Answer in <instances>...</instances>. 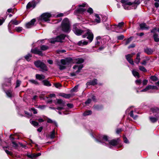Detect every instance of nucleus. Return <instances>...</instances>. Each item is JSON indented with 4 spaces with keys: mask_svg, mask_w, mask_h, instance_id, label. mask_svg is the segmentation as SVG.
Returning <instances> with one entry per match:
<instances>
[{
    "mask_svg": "<svg viewBox=\"0 0 159 159\" xmlns=\"http://www.w3.org/2000/svg\"><path fill=\"white\" fill-rule=\"evenodd\" d=\"M32 57V55L30 54H28L26 55L25 57V59L28 61H29L30 60V58Z\"/></svg>",
    "mask_w": 159,
    "mask_h": 159,
    "instance_id": "obj_39",
    "label": "nucleus"
},
{
    "mask_svg": "<svg viewBox=\"0 0 159 159\" xmlns=\"http://www.w3.org/2000/svg\"><path fill=\"white\" fill-rule=\"evenodd\" d=\"M66 35L64 34H61L57 36L56 38L52 39L50 43H54L55 42H62L64 39Z\"/></svg>",
    "mask_w": 159,
    "mask_h": 159,
    "instance_id": "obj_7",
    "label": "nucleus"
},
{
    "mask_svg": "<svg viewBox=\"0 0 159 159\" xmlns=\"http://www.w3.org/2000/svg\"><path fill=\"white\" fill-rule=\"evenodd\" d=\"M12 143L13 144V147L15 148H16L18 146V145L17 144V143H16L15 142H12Z\"/></svg>",
    "mask_w": 159,
    "mask_h": 159,
    "instance_id": "obj_53",
    "label": "nucleus"
},
{
    "mask_svg": "<svg viewBox=\"0 0 159 159\" xmlns=\"http://www.w3.org/2000/svg\"><path fill=\"white\" fill-rule=\"evenodd\" d=\"M124 24L123 22H121L119 23L118 25H114L113 26L116 29L117 28H120L124 25Z\"/></svg>",
    "mask_w": 159,
    "mask_h": 159,
    "instance_id": "obj_28",
    "label": "nucleus"
},
{
    "mask_svg": "<svg viewBox=\"0 0 159 159\" xmlns=\"http://www.w3.org/2000/svg\"><path fill=\"white\" fill-rule=\"evenodd\" d=\"M97 81L98 80L97 79H94L87 82L86 84L87 86L90 85H94L97 84Z\"/></svg>",
    "mask_w": 159,
    "mask_h": 159,
    "instance_id": "obj_15",
    "label": "nucleus"
},
{
    "mask_svg": "<svg viewBox=\"0 0 159 159\" xmlns=\"http://www.w3.org/2000/svg\"><path fill=\"white\" fill-rule=\"evenodd\" d=\"M55 130H53L52 132H51L50 134L49 137L51 139H53L54 138L55 135Z\"/></svg>",
    "mask_w": 159,
    "mask_h": 159,
    "instance_id": "obj_36",
    "label": "nucleus"
},
{
    "mask_svg": "<svg viewBox=\"0 0 159 159\" xmlns=\"http://www.w3.org/2000/svg\"><path fill=\"white\" fill-rule=\"evenodd\" d=\"M141 63L142 65H146L147 63L146 60H143V61L142 62H141Z\"/></svg>",
    "mask_w": 159,
    "mask_h": 159,
    "instance_id": "obj_63",
    "label": "nucleus"
},
{
    "mask_svg": "<svg viewBox=\"0 0 159 159\" xmlns=\"http://www.w3.org/2000/svg\"><path fill=\"white\" fill-rule=\"evenodd\" d=\"M99 140L96 139L97 141L101 142L103 145H107L110 148H112L113 146H115L119 143V140L113 139L110 141L108 140L107 136L106 135L101 136L99 138Z\"/></svg>",
    "mask_w": 159,
    "mask_h": 159,
    "instance_id": "obj_2",
    "label": "nucleus"
},
{
    "mask_svg": "<svg viewBox=\"0 0 159 159\" xmlns=\"http://www.w3.org/2000/svg\"><path fill=\"white\" fill-rule=\"evenodd\" d=\"M95 22L97 23H100L101 20V18L99 15L98 14H95Z\"/></svg>",
    "mask_w": 159,
    "mask_h": 159,
    "instance_id": "obj_27",
    "label": "nucleus"
},
{
    "mask_svg": "<svg viewBox=\"0 0 159 159\" xmlns=\"http://www.w3.org/2000/svg\"><path fill=\"white\" fill-rule=\"evenodd\" d=\"M151 79L153 81H156L157 80V78L155 76H153L151 77Z\"/></svg>",
    "mask_w": 159,
    "mask_h": 159,
    "instance_id": "obj_48",
    "label": "nucleus"
},
{
    "mask_svg": "<svg viewBox=\"0 0 159 159\" xmlns=\"http://www.w3.org/2000/svg\"><path fill=\"white\" fill-rule=\"evenodd\" d=\"M157 31V28H155L151 30V32L155 33V32H156Z\"/></svg>",
    "mask_w": 159,
    "mask_h": 159,
    "instance_id": "obj_62",
    "label": "nucleus"
},
{
    "mask_svg": "<svg viewBox=\"0 0 159 159\" xmlns=\"http://www.w3.org/2000/svg\"><path fill=\"white\" fill-rule=\"evenodd\" d=\"M51 15L48 13H45L42 14L39 17V20L41 21H48L50 20Z\"/></svg>",
    "mask_w": 159,
    "mask_h": 159,
    "instance_id": "obj_8",
    "label": "nucleus"
},
{
    "mask_svg": "<svg viewBox=\"0 0 159 159\" xmlns=\"http://www.w3.org/2000/svg\"><path fill=\"white\" fill-rule=\"evenodd\" d=\"M47 122L50 123H54L57 126V123L55 121H53L52 120L49 118H48Z\"/></svg>",
    "mask_w": 159,
    "mask_h": 159,
    "instance_id": "obj_42",
    "label": "nucleus"
},
{
    "mask_svg": "<svg viewBox=\"0 0 159 159\" xmlns=\"http://www.w3.org/2000/svg\"><path fill=\"white\" fill-rule=\"evenodd\" d=\"M31 123L32 125H33L34 126H37L38 125L39 123L37 122H36L35 121H32L31 122Z\"/></svg>",
    "mask_w": 159,
    "mask_h": 159,
    "instance_id": "obj_45",
    "label": "nucleus"
},
{
    "mask_svg": "<svg viewBox=\"0 0 159 159\" xmlns=\"http://www.w3.org/2000/svg\"><path fill=\"white\" fill-rule=\"evenodd\" d=\"M36 4V2L34 0L30 2L27 4L26 8L27 9H33L35 7Z\"/></svg>",
    "mask_w": 159,
    "mask_h": 159,
    "instance_id": "obj_12",
    "label": "nucleus"
},
{
    "mask_svg": "<svg viewBox=\"0 0 159 159\" xmlns=\"http://www.w3.org/2000/svg\"><path fill=\"white\" fill-rule=\"evenodd\" d=\"M153 38L155 42H158L159 41V38H158V35L157 34L155 33L154 34Z\"/></svg>",
    "mask_w": 159,
    "mask_h": 159,
    "instance_id": "obj_33",
    "label": "nucleus"
},
{
    "mask_svg": "<svg viewBox=\"0 0 159 159\" xmlns=\"http://www.w3.org/2000/svg\"><path fill=\"white\" fill-rule=\"evenodd\" d=\"M67 106L69 108H72L73 107V105L72 104L68 103L67 104Z\"/></svg>",
    "mask_w": 159,
    "mask_h": 159,
    "instance_id": "obj_59",
    "label": "nucleus"
},
{
    "mask_svg": "<svg viewBox=\"0 0 159 159\" xmlns=\"http://www.w3.org/2000/svg\"><path fill=\"white\" fill-rule=\"evenodd\" d=\"M141 29L142 30H148L149 29V27L145 23H142L140 25Z\"/></svg>",
    "mask_w": 159,
    "mask_h": 159,
    "instance_id": "obj_25",
    "label": "nucleus"
},
{
    "mask_svg": "<svg viewBox=\"0 0 159 159\" xmlns=\"http://www.w3.org/2000/svg\"><path fill=\"white\" fill-rule=\"evenodd\" d=\"M21 82L19 80H17L16 83V88L19 87L21 84Z\"/></svg>",
    "mask_w": 159,
    "mask_h": 159,
    "instance_id": "obj_47",
    "label": "nucleus"
},
{
    "mask_svg": "<svg viewBox=\"0 0 159 159\" xmlns=\"http://www.w3.org/2000/svg\"><path fill=\"white\" fill-rule=\"evenodd\" d=\"M121 2L125 10L135 9L140 3L139 0H136L134 2H131L128 0H121Z\"/></svg>",
    "mask_w": 159,
    "mask_h": 159,
    "instance_id": "obj_3",
    "label": "nucleus"
},
{
    "mask_svg": "<svg viewBox=\"0 0 159 159\" xmlns=\"http://www.w3.org/2000/svg\"><path fill=\"white\" fill-rule=\"evenodd\" d=\"M64 106H61L60 107H58L56 108V109H57L58 110L60 111V110H61L64 109Z\"/></svg>",
    "mask_w": 159,
    "mask_h": 159,
    "instance_id": "obj_55",
    "label": "nucleus"
},
{
    "mask_svg": "<svg viewBox=\"0 0 159 159\" xmlns=\"http://www.w3.org/2000/svg\"><path fill=\"white\" fill-rule=\"evenodd\" d=\"M40 48L41 50L43 51H45L47 49H48V46L43 45L40 47Z\"/></svg>",
    "mask_w": 159,
    "mask_h": 159,
    "instance_id": "obj_40",
    "label": "nucleus"
},
{
    "mask_svg": "<svg viewBox=\"0 0 159 159\" xmlns=\"http://www.w3.org/2000/svg\"><path fill=\"white\" fill-rule=\"evenodd\" d=\"M43 84L46 86H51V84L49 83V82L46 80H44L43 81Z\"/></svg>",
    "mask_w": 159,
    "mask_h": 159,
    "instance_id": "obj_34",
    "label": "nucleus"
},
{
    "mask_svg": "<svg viewBox=\"0 0 159 159\" xmlns=\"http://www.w3.org/2000/svg\"><path fill=\"white\" fill-rule=\"evenodd\" d=\"M83 38H86L89 40V42H91L93 38V34L91 31L89 30H87L85 34L82 35Z\"/></svg>",
    "mask_w": 159,
    "mask_h": 159,
    "instance_id": "obj_6",
    "label": "nucleus"
},
{
    "mask_svg": "<svg viewBox=\"0 0 159 159\" xmlns=\"http://www.w3.org/2000/svg\"><path fill=\"white\" fill-rule=\"evenodd\" d=\"M62 30L65 32H69L70 31V24L69 20L66 18L62 21L61 23Z\"/></svg>",
    "mask_w": 159,
    "mask_h": 159,
    "instance_id": "obj_4",
    "label": "nucleus"
},
{
    "mask_svg": "<svg viewBox=\"0 0 159 159\" xmlns=\"http://www.w3.org/2000/svg\"><path fill=\"white\" fill-rule=\"evenodd\" d=\"M142 83L141 80H137L135 81V83L136 84H139Z\"/></svg>",
    "mask_w": 159,
    "mask_h": 159,
    "instance_id": "obj_57",
    "label": "nucleus"
},
{
    "mask_svg": "<svg viewBox=\"0 0 159 159\" xmlns=\"http://www.w3.org/2000/svg\"><path fill=\"white\" fill-rule=\"evenodd\" d=\"M61 96L66 98H69L71 97V95L70 94H66L63 93L60 95Z\"/></svg>",
    "mask_w": 159,
    "mask_h": 159,
    "instance_id": "obj_31",
    "label": "nucleus"
},
{
    "mask_svg": "<svg viewBox=\"0 0 159 159\" xmlns=\"http://www.w3.org/2000/svg\"><path fill=\"white\" fill-rule=\"evenodd\" d=\"M57 103L56 104H58L60 105V106H65V102L61 99H57Z\"/></svg>",
    "mask_w": 159,
    "mask_h": 159,
    "instance_id": "obj_26",
    "label": "nucleus"
},
{
    "mask_svg": "<svg viewBox=\"0 0 159 159\" xmlns=\"http://www.w3.org/2000/svg\"><path fill=\"white\" fill-rule=\"evenodd\" d=\"M87 12L90 14L92 13L93 12V10L92 8H89L87 10Z\"/></svg>",
    "mask_w": 159,
    "mask_h": 159,
    "instance_id": "obj_54",
    "label": "nucleus"
},
{
    "mask_svg": "<svg viewBox=\"0 0 159 159\" xmlns=\"http://www.w3.org/2000/svg\"><path fill=\"white\" fill-rule=\"evenodd\" d=\"M30 110L33 111L34 114H36L37 113V110L34 108H32L30 109Z\"/></svg>",
    "mask_w": 159,
    "mask_h": 159,
    "instance_id": "obj_50",
    "label": "nucleus"
},
{
    "mask_svg": "<svg viewBox=\"0 0 159 159\" xmlns=\"http://www.w3.org/2000/svg\"><path fill=\"white\" fill-rule=\"evenodd\" d=\"M34 64L38 68H40L43 72L47 71L48 68L46 66L40 61L38 60L34 62Z\"/></svg>",
    "mask_w": 159,
    "mask_h": 159,
    "instance_id": "obj_5",
    "label": "nucleus"
},
{
    "mask_svg": "<svg viewBox=\"0 0 159 159\" xmlns=\"http://www.w3.org/2000/svg\"><path fill=\"white\" fill-rule=\"evenodd\" d=\"M35 21L36 20L35 19H33L30 22L26 24L25 27L26 28L29 29L31 28L34 26Z\"/></svg>",
    "mask_w": 159,
    "mask_h": 159,
    "instance_id": "obj_13",
    "label": "nucleus"
},
{
    "mask_svg": "<svg viewBox=\"0 0 159 159\" xmlns=\"http://www.w3.org/2000/svg\"><path fill=\"white\" fill-rule=\"evenodd\" d=\"M154 50L151 48H147L144 49V52L148 55H151L152 54Z\"/></svg>",
    "mask_w": 159,
    "mask_h": 159,
    "instance_id": "obj_20",
    "label": "nucleus"
},
{
    "mask_svg": "<svg viewBox=\"0 0 159 159\" xmlns=\"http://www.w3.org/2000/svg\"><path fill=\"white\" fill-rule=\"evenodd\" d=\"M73 31L77 35H80L84 32L83 30L79 29L77 27V24H75L73 25Z\"/></svg>",
    "mask_w": 159,
    "mask_h": 159,
    "instance_id": "obj_9",
    "label": "nucleus"
},
{
    "mask_svg": "<svg viewBox=\"0 0 159 159\" xmlns=\"http://www.w3.org/2000/svg\"><path fill=\"white\" fill-rule=\"evenodd\" d=\"M139 69L140 70L143 72H146L147 71V70L145 68L142 66H139Z\"/></svg>",
    "mask_w": 159,
    "mask_h": 159,
    "instance_id": "obj_41",
    "label": "nucleus"
},
{
    "mask_svg": "<svg viewBox=\"0 0 159 159\" xmlns=\"http://www.w3.org/2000/svg\"><path fill=\"white\" fill-rule=\"evenodd\" d=\"M15 30L17 32H20L22 30V28L21 27H16L15 28Z\"/></svg>",
    "mask_w": 159,
    "mask_h": 159,
    "instance_id": "obj_43",
    "label": "nucleus"
},
{
    "mask_svg": "<svg viewBox=\"0 0 159 159\" xmlns=\"http://www.w3.org/2000/svg\"><path fill=\"white\" fill-rule=\"evenodd\" d=\"M122 130L120 128L118 129H117L116 131V133L117 134H119L120 132H121Z\"/></svg>",
    "mask_w": 159,
    "mask_h": 159,
    "instance_id": "obj_64",
    "label": "nucleus"
},
{
    "mask_svg": "<svg viewBox=\"0 0 159 159\" xmlns=\"http://www.w3.org/2000/svg\"><path fill=\"white\" fill-rule=\"evenodd\" d=\"M123 139H124V141L125 143H129L128 140V139L126 137L124 136L123 137Z\"/></svg>",
    "mask_w": 159,
    "mask_h": 159,
    "instance_id": "obj_51",
    "label": "nucleus"
},
{
    "mask_svg": "<svg viewBox=\"0 0 159 159\" xmlns=\"http://www.w3.org/2000/svg\"><path fill=\"white\" fill-rule=\"evenodd\" d=\"M5 21V20L3 18H2L1 19H0V25H2Z\"/></svg>",
    "mask_w": 159,
    "mask_h": 159,
    "instance_id": "obj_61",
    "label": "nucleus"
},
{
    "mask_svg": "<svg viewBox=\"0 0 159 159\" xmlns=\"http://www.w3.org/2000/svg\"><path fill=\"white\" fill-rule=\"evenodd\" d=\"M36 78L39 80H41L45 78V76L43 75L36 74L35 75Z\"/></svg>",
    "mask_w": 159,
    "mask_h": 159,
    "instance_id": "obj_24",
    "label": "nucleus"
},
{
    "mask_svg": "<svg viewBox=\"0 0 159 159\" xmlns=\"http://www.w3.org/2000/svg\"><path fill=\"white\" fill-rule=\"evenodd\" d=\"M91 99H88L87 101L85 102V103L86 105H88L91 102Z\"/></svg>",
    "mask_w": 159,
    "mask_h": 159,
    "instance_id": "obj_52",
    "label": "nucleus"
},
{
    "mask_svg": "<svg viewBox=\"0 0 159 159\" xmlns=\"http://www.w3.org/2000/svg\"><path fill=\"white\" fill-rule=\"evenodd\" d=\"M88 42L83 40L79 41L77 43V44L79 46H82L84 45H87L88 44Z\"/></svg>",
    "mask_w": 159,
    "mask_h": 159,
    "instance_id": "obj_16",
    "label": "nucleus"
},
{
    "mask_svg": "<svg viewBox=\"0 0 159 159\" xmlns=\"http://www.w3.org/2000/svg\"><path fill=\"white\" fill-rule=\"evenodd\" d=\"M29 81L33 84L35 85H39V82L36 80H29Z\"/></svg>",
    "mask_w": 159,
    "mask_h": 159,
    "instance_id": "obj_37",
    "label": "nucleus"
},
{
    "mask_svg": "<svg viewBox=\"0 0 159 159\" xmlns=\"http://www.w3.org/2000/svg\"><path fill=\"white\" fill-rule=\"evenodd\" d=\"M78 85L76 86L75 87H74L71 90V92H76L78 89Z\"/></svg>",
    "mask_w": 159,
    "mask_h": 159,
    "instance_id": "obj_49",
    "label": "nucleus"
},
{
    "mask_svg": "<svg viewBox=\"0 0 159 159\" xmlns=\"http://www.w3.org/2000/svg\"><path fill=\"white\" fill-rule=\"evenodd\" d=\"M124 37L123 35H121L117 37V39L119 40H122L123 39Z\"/></svg>",
    "mask_w": 159,
    "mask_h": 159,
    "instance_id": "obj_56",
    "label": "nucleus"
},
{
    "mask_svg": "<svg viewBox=\"0 0 159 159\" xmlns=\"http://www.w3.org/2000/svg\"><path fill=\"white\" fill-rule=\"evenodd\" d=\"M37 107L40 109L41 110L44 109L46 107V106L45 105H39V106H36Z\"/></svg>",
    "mask_w": 159,
    "mask_h": 159,
    "instance_id": "obj_44",
    "label": "nucleus"
},
{
    "mask_svg": "<svg viewBox=\"0 0 159 159\" xmlns=\"http://www.w3.org/2000/svg\"><path fill=\"white\" fill-rule=\"evenodd\" d=\"M137 113L136 111H131L130 112V116L133 118L134 119H135L138 117V116L137 115Z\"/></svg>",
    "mask_w": 159,
    "mask_h": 159,
    "instance_id": "obj_19",
    "label": "nucleus"
},
{
    "mask_svg": "<svg viewBox=\"0 0 159 159\" xmlns=\"http://www.w3.org/2000/svg\"><path fill=\"white\" fill-rule=\"evenodd\" d=\"M153 85H148L145 89L141 90V91L142 92H146L150 89H153Z\"/></svg>",
    "mask_w": 159,
    "mask_h": 159,
    "instance_id": "obj_23",
    "label": "nucleus"
},
{
    "mask_svg": "<svg viewBox=\"0 0 159 159\" xmlns=\"http://www.w3.org/2000/svg\"><path fill=\"white\" fill-rule=\"evenodd\" d=\"M148 80H144L143 81V85H146L147 84Z\"/></svg>",
    "mask_w": 159,
    "mask_h": 159,
    "instance_id": "obj_60",
    "label": "nucleus"
},
{
    "mask_svg": "<svg viewBox=\"0 0 159 159\" xmlns=\"http://www.w3.org/2000/svg\"><path fill=\"white\" fill-rule=\"evenodd\" d=\"M140 54L141 53L140 52L138 53L136 55V57L134 60L135 62L137 64H139L140 62Z\"/></svg>",
    "mask_w": 159,
    "mask_h": 159,
    "instance_id": "obj_21",
    "label": "nucleus"
},
{
    "mask_svg": "<svg viewBox=\"0 0 159 159\" xmlns=\"http://www.w3.org/2000/svg\"><path fill=\"white\" fill-rule=\"evenodd\" d=\"M55 86L57 88H59L61 86V84L59 83H56L55 84Z\"/></svg>",
    "mask_w": 159,
    "mask_h": 159,
    "instance_id": "obj_58",
    "label": "nucleus"
},
{
    "mask_svg": "<svg viewBox=\"0 0 159 159\" xmlns=\"http://www.w3.org/2000/svg\"><path fill=\"white\" fill-rule=\"evenodd\" d=\"M31 52L34 54H39V55H42V52L36 48L31 49Z\"/></svg>",
    "mask_w": 159,
    "mask_h": 159,
    "instance_id": "obj_18",
    "label": "nucleus"
},
{
    "mask_svg": "<svg viewBox=\"0 0 159 159\" xmlns=\"http://www.w3.org/2000/svg\"><path fill=\"white\" fill-rule=\"evenodd\" d=\"M92 113V111L90 110H87L84 112L83 113L84 116H86L91 115Z\"/></svg>",
    "mask_w": 159,
    "mask_h": 159,
    "instance_id": "obj_35",
    "label": "nucleus"
},
{
    "mask_svg": "<svg viewBox=\"0 0 159 159\" xmlns=\"http://www.w3.org/2000/svg\"><path fill=\"white\" fill-rule=\"evenodd\" d=\"M135 54L134 53H133L125 56L126 58L127 61L132 65H134V62L133 60L131 59V58Z\"/></svg>",
    "mask_w": 159,
    "mask_h": 159,
    "instance_id": "obj_11",
    "label": "nucleus"
},
{
    "mask_svg": "<svg viewBox=\"0 0 159 159\" xmlns=\"http://www.w3.org/2000/svg\"><path fill=\"white\" fill-rule=\"evenodd\" d=\"M5 93L7 96L9 97H11L12 96V91L11 90H8L5 92Z\"/></svg>",
    "mask_w": 159,
    "mask_h": 159,
    "instance_id": "obj_38",
    "label": "nucleus"
},
{
    "mask_svg": "<svg viewBox=\"0 0 159 159\" xmlns=\"http://www.w3.org/2000/svg\"><path fill=\"white\" fill-rule=\"evenodd\" d=\"M84 61V60L82 58H79L73 60L71 58L69 57L61 59L60 61L57 60L56 64L59 66L60 70H63L66 68V65H68L72 63L80 64Z\"/></svg>",
    "mask_w": 159,
    "mask_h": 159,
    "instance_id": "obj_1",
    "label": "nucleus"
},
{
    "mask_svg": "<svg viewBox=\"0 0 159 159\" xmlns=\"http://www.w3.org/2000/svg\"><path fill=\"white\" fill-rule=\"evenodd\" d=\"M41 155V153H39L37 154H27V157L30 158H31L32 159H34L36 158L37 157Z\"/></svg>",
    "mask_w": 159,
    "mask_h": 159,
    "instance_id": "obj_14",
    "label": "nucleus"
},
{
    "mask_svg": "<svg viewBox=\"0 0 159 159\" xmlns=\"http://www.w3.org/2000/svg\"><path fill=\"white\" fill-rule=\"evenodd\" d=\"M8 148L9 147L8 146H7V147H3V148L7 154L11 155L12 154V153L11 152H10L8 151V150L6 149V148Z\"/></svg>",
    "mask_w": 159,
    "mask_h": 159,
    "instance_id": "obj_32",
    "label": "nucleus"
},
{
    "mask_svg": "<svg viewBox=\"0 0 159 159\" xmlns=\"http://www.w3.org/2000/svg\"><path fill=\"white\" fill-rule=\"evenodd\" d=\"M132 73L134 76L135 77H137L138 78H139L140 77L139 73L136 70H133L132 71Z\"/></svg>",
    "mask_w": 159,
    "mask_h": 159,
    "instance_id": "obj_29",
    "label": "nucleus"
},
{
    "mask_svg": "<svg viewBox=\"0 0 159 159\" xmlns=\"http://www.w3.org/2000/svg\"><path fill=\"white\" fill-rule=\"evenodd\" d=\"M149 120L152 122L155 123L157 121L158 118L157 117H150Z\"/></svg>",
    "mask_w": 159,
    "mask_h": 159,
    "instance_id": "obj_30",
    "label": "nucleus"
},
{
    "mask_svg": "<svg viewBox=\"0 0 159 159\" xmlns=\"http://www.w3.org/2000/svg\"><path fill=\"white\" fill-rule=\"evenodd\" d=\"M131 38H129L125 40V45H127L131 41Z\"/></svg>",
    "mask_w": 159,
    "mask_h": 159,
    "instance_id": "obj_46",
    "label": "nucleus"
},
{
    "mask_svg": "<svg viewBox=\"0 0 159 159\" xmlns=\"http://www.w3.org/2000/svg\"><path fill=\"white\" fill-rule=\"evenodd\" d=\"M85 5L86 4L85 3L79 5V7L75 11L78 13H82L86 11V9L85 8H83V7H85Z\"/></svg>",
    "mask_w": 159,
    "mask_h": 159,
    "instance_id": "obj_10",
    "label": "nucleus"
},
{
    "mask_svg": "<svg viewBox=\"0 0 159 159\" xmlns=\"http://www.w3.org/2000/svg\"><path fill=\"white\" fill-rule=\"evenodd\" d=\"M20 22V21H18L16 20V19H13L11 20L10 22L8 25L9 29L10 28V23H11L12 24H14L16 25H17Z\"/></svg>",
    "mask_w": 159,
    "mask_h": 159,
    "instance_id": "obj_22",
    "label": "nucleus"
},
{
    "mask_svg": "<svg viewBox=\"0 0 159 159\" xmlns=\"http://www.w3.org/2000/svg\"><path fill=\"white\" fill-rule=\"evenodd\" d=\"M83 67V65L82 64H80L79 66L78 65H75L73 67V69H78V70L76 71V73H78L80 72V70L82 69V68Z\"/></svg>",
    "mask_w": 159,
    "mask_h": 159,
    "instance_id": "obj_17",
    "label": "nucleus"
}]
</instances>
